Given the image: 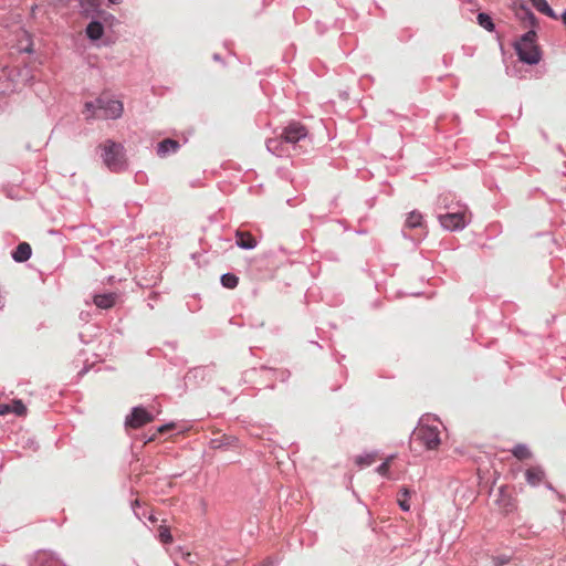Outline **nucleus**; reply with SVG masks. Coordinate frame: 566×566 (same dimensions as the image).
<instances>
[{
	"label": "nucleus",
	"instance_id": "7",
	"mask_svg": "<svg viewBox=\"0 0 566 566\" xmlns=\"http://www.w3.org/2000/svg\"><path fill=\"white\" fill-rule=\"evenodd\" d=\"M308 136L307 128L300 122H292L290 123L284 132L282 137L284 138V142H300L303 138H306Z\"/></svg>",
	"mask_w": 566,
	"mask_h": 566
},
{
	"label": "nucleus",
	"instance_id": "32",
	"mask_svg": "<svg viewBox=\"0 0 566 566\" xmlns=\"http://www.w3.org/2000/svg\"><path fill=\"white\" fill-rule=\"evenodd\" d=\"M149 520H150L151 522H156V518H155V517H153V516H150V517H149Z\"/></svg>",
	"mask_w": 566,
	"mask_h": 566
},
{
	"label": "nucleus",
	"instance_id": "17",
	"mask_svg": "<svg viewBox=\"0 0 566 566\" xmlns=\"http://www.w3.org/2000/svg\"><path fill=\"white\" fill-rule=\"evenodd\" d=\"M512 453L518 460H527L532 457V452L525 444H517L513 448Z\"/></svg>",
	"mask_w": 566,
	"mask_h": 566
},
{
	"label": "nucleus",
	"instance_id": "30",
	"mask_svg": "<svg viewBox=\"0 0 566 566\" xmlns=\"http://www.w3.org/2000/svg\"><path fill=\"white\" fill-rule=\"evenodd\" d=\"M161 142L168 143V142H175V140H174V139H171V138H165V139H163Z\"/></svg>",
	"mask_w": 566,
	"mask_h": 566
},
{
	"label": "nucleus",
	"instance_id": "3",
	"mask_svg": "<svg viewBox=\"0 0 566 566\" xmlns=\"http://www.w3.org/2000/svg\"><path fill=\"white\" fill-rule=\"evenodd\" d=\"M412 442H419L427 450H436L441 443L438 427L419 424L412 432Z\"/></svg>",
	"mask_w": 566,
	"mask_h": 566
},
{
	"label": "nucleus",
	"instance_id": "29",
	"mask_svg": "<svg viewBox=\"0 0 566 566\" xmlns=\"http://www.w3.org/2000/svg\"><path fill=\"white\" fill-rule=\"evenodd\" d=\"M111 3L113 4H117V3H120L122 0H108Z\"/></svg>",
	"mask_w": 566,
	"mask_h": 566
},
{
	"label": "nucleus",
	"instance_id": "4",
	"mask_svg": "<svg viewBox=\"0 0 566 566\" xmlns=\"http://www.w3.org/2000/svg\"><path fill=\"white\" fill-rule=\"evenodd\" d=\"M102 156L106 166L113 170H117L124 163V154L122 144H104Z\"/></svg>",
	"mask_w": 566,
	"mask_h": 566
},
{
	"label": "nucleus",
	"instance_id": "24",
	"mask_svg": "<svg viewBox=\"0 0 566 566\" xmlns=\"http://www.w3.org/2000/svg\"><path fill=\"white\" fill-rule=\"evenodd\" d=\"M377 455L375 453H369L366 455L357 457L355 462L356 464L363 467V465H371L376 462Z\"/></svg>",
	"mask_w": 566,
	"mask_h": 566
},
{
	"label": "nucleus",
	"instance_id": "14",
	"mask_svg": "<svg viewBox=\"0 0 566 566\" xmlns=\"http://www.w3.org/2000/svg\"><path fill=\"white\" fill-rule=\"evenodd\" d=\"M533 7L539 11L541 13L549 17V18H553V19H557V15L556 13L554 12V10L548 6L547 1L546 0H528Z\"/></svg>",
	"mask_w": 566,
	"mask_h": 566
},
{
	"label": "nucleus",
	"instance_id": "2",
	"mask_svg": "<svg viewBox=\"0 0 566 566\" xmlns=\"http://www.w3.org/2000/svg\"><path fill=\"white\" fill-rule=\"evenodd\" d=\"M537 34L534 30H530L521 36L514 48L518 59L526 64H537L542 59V52L536 43Z\"/></svg>",
	"mask_w": 566,
	"mask_h": 566
},
{
	"label": "nucleus",
	"instance_id": "10",
	"mask_svg": "<svg viewBox=\"0 0 566 566\" xmlns=\"http://www.w3.org/2000/svg\"><path fill=\"white\" fill-rule=\"evenodd\" d=\"M515 14L518 19L527 22V24L531 27H535L537 24L536 17L524 3H520L516 6Z\"/></svg>",
	"mask_w": 566,
	"mask_h": 566
},
{
	"label": "nucleus",
	"instance_id": "18",
	"mask_svg": "<svg viewBox=\"0 0 566 566\" xmlns=\"http://www.w3.org/2000/svg\"><path fill=\"white\" fill-rule=\"evenodd\" d=\"M478 23L484 28L485 30L488 31H493L495 25L492 21V18L488 14V13H484V12H481L478 14Z\"/></svg>",
	"mask_w": 566,
	"mask_h": 566
},
{
	"label": "nucleus",
	"instance_id": "26",
	"mask_svg": "<svg viewBox=\"0 0 566 566\" xmlns=\"http://www.w3.org/2000/svg\"><path fill=\"white\" fill-rule=\"evenodd\" d=\"M175 428V424L174 423H169V424H164L161 427H159L157 429V433L159 434H164L166 432H168L169 430L174 429Z\"/></svg>",
	"mask_w": 566,
	"mask_h": 566
},
{
	"label": "nucleus",
	"instance_id": "16",
	"mask_svg": "<svg viewBox=\"0 0 566 566\" xmlns=\"http://www.w3.org/2000/svg\"><path fill=\"white\" fill-rule=\"evenodd\" d=\"M405 226L409 229L421 227L422 214L418 211H411L406 219Z\"/></svg>",
	"mask_w": 566,
	"mask_h": 566
},
{
	"label": "nucleus",
	"instance_id": "13",
	"mask_svg": "<svg viewBox=\"0 0 566 566\" xmlns=\"http://www.w3.org/2000/svg\"><path fill=\"white\" fill-rule=\"evenodd\" d=\"M104 28L101 22L92 21L86 27V34L91 40H98L103 36Z\"/></svg>",
	"mask_w": 566,
	"mask_h": 566
},
{
	"label": "nucleus",
	"instance_id": "27",
	"mask_svg": "<svg viewBox=\"0 0 566 566\" xmlns=\"http://www.w3.org/2000/svg\"><path fill=\"white\" fill-rule=\"evenodd\" d=\"M221 446H222V442L219 441V440L214 439V440L211 441V448L217 449V448H220Z\"/></svg>",
	"mask_w": 566,
	"mask_h": 566
},
{
	"label": "nucleus",
	"instance_id": "1",
	"mask_svg": "<svg viewBox=\"0 0 566 566\" xmlns=\"http://www.w3.org/2000/svg\"><path fill=\"white\" fill-rule=\"evenodd\" d=\"M124 106L120 101L101 95L95 101L85 103L83 114L85 119H116L122 116Z\"/></svg>",
	"mask_w": 566,
	"mask_h": 566
},
{
	"label": "nucleus",
	"instance_id": "22",
	"mask_svg": "<svg viewBox=\"0 0 566 566\" xmlns=\"http://www.w3.org/2000/svg\"><path fill=\"white\" fill-rule=\"evenodd\" d=\"M501 506L505 510V512H512L515 509V503L510 495H506L503 490H501Z\"/></svg>",
	"mask_w": 566,
	"mask_h": 566
},
{
	"label": "nucleus",
	"instance_id": "19",
	"mask_svg": "<svg viewBox=\"0 0 566 566\" xmlns=\"http://www.w3.org/2000/svg\"><path fill=\"white\" fill-rule=\"evenodd\" d=\"M157 154L160 157H166L168 154H175L178 150L179 144H158Z\"/></svg>",
	"mask_w": 566,
	"mask_h": 566
},
{
	"label": "nucleus",
	"instance_id": "28",
	"mask_svg": "<svg viewBox=\"0 0 566 566\" xmlns=\"http://www.w3.org/2000/svg\"><path fill=\"white\" fill-rule=\"evenodd\" d=\"M38 9V6L34 4L32 8H31V15H34L35 14V10Z\"/></svg>",
	"mask_w": 566,
	"mask_h": 566
},
{
	"label": "nucleus",
	"instance_id": "6",
	"mask_svg": "<svg viewBox=\"0 0 566 566\" xmlns=\"http://www.w3.org/2000/svg\"><path fill=\"white\" fill-rule=\"evenodd\" d=\"M439 221L447 230L462 229L467 224V211L441 214L439 216Z\"/></svg>",
	"mask_w": 566,
	"mask_h": 566
},
{
	"label": "nucleus",
	"instance_id": "21",
	"mask_svg": "<svg viewBox=\"0 0 566 566\" xmlns=\"http://www.w3.org/2000/svg\"><path fill=\"white\" fill-rule=\"evenodd\" d=\"M221 283L227 289H234L239 283V279L234 274L227 273L221 276Z\"/></svg>",
	"mask_w": 566,
	"mask_h": 566
},
{
	"label": "nucleus",
	"instance_id": "8",
	"mask_svg": "<svg viewBox=\"0 0 566 566\" xmlns=\"http://www.w3.org/2000/svg\"><path fill=\"white\" fill-rule=\"evenodd\" d=\"M14 413L17 416H25L27 407L21 400H12L10 403L0 405V415L4 416L8 413Z\"/></svg>",
	"mask_w": 566,
	"mask_h": 566
},
{
	"label": "nucleus",
	"instance_id": "9",
	"mask_svg": "<svg viewBox=\"0 0 566 566\" xmlns=\"http://www.w3.org/2000/svg\"><path fill=\"white\" fill-rule=\"evenodd\" d=\"M525 479L531 486H537L545 480V472L541 467H532L525 471Z\"/></svg>",
	"mask_w": 566,
	"mask_h": 566
},
{
	"label": "nucleus",
	"instance_id": "31",
	"mask_svg": "<svg viewBox=\"0 0 566 566\" xmlns=\"http://www.w3.org/2000/svg\"><path fill=\"white\" fill-rule=\"evenodd\" d=\"M269 150L276 154V149L269 148Z\"/></svg>",
	"mask_w": 566,
	"mask_h": 566
},
{
	"label": "nucleus",
	"instance_id": "25",
	"mask_svg": "<svg viewBox=\"0 0 566 566\" xmlns=\"http://www.w3.org/2000/svg\"><path fill=\"white\" fill-rule=\"evenodd\" d=\"M394 459V455L389 457L386 459V461L384 463H381L378 468H377V472L380 474V475H384V476H387L388 475V472H389V468H390V463Z\"/></svg>",
	"mask_w": 566,
	"mask_h": 566
},
{
	"label": "nucleus",
	"instance_id": "23",
	"mask_svg": "<svg viewBox=\"0 0 566 566\" xmlns=\"http://www.w3.org/2000/svg\"><path fill=\"white\" fill-rule=\"evenodd\" d=\"M410 496V491L408 489H402L398 494V504L403 511H409L410 505L408 503V499Z\"/></svg>",
	"mask_w": 566,
	"mask_h": 566
},
{
	"label": "nucleus",
	"instance_id": "15",
	"mask_svg": "<svg viewBox=\"0 0 566 566\" xmlns=\"http://www.w3.org/2000/svg\"><path fill=\"white\" fill-rule=\"evenodd\" d=\"M94 304L99 308H111L115 304L114 294H102L94 297Z\"/></svg>",
	"mask_w": 566,
	"mask_h": 566
},
{
	"label": "nucleus",
	"instance_id": "11",
	"mask_svg": "<svg viewBox=\"0 0 566 566\" xmlns=\"http://www.w3.org/2000/svg\"><path fill=\"white\" fill-rule=\"evenodd\" d=\"M237 244L241 249H253L256 247L255 238L248 231L238 230L235 233Z\"/></svg>",
	"mask_w": 566,
	"mask_h": 566
},
{
	"label": "nucleus",
	"instance_id": "20",
	"mask_svg": "<svg viewBox=\"0 0 566 566\" xmlns=\"http://www.w3.org/2000/svg\"><path fill=\"white\" fill-rule=\"evenodd\" d=\"M159 541L164 544H171L174 538L170 533V528L166 525H160L158 528Z\"/></svg>",
	"mask_w": 566,
	"mask_h": 566
},
{
	"label": "nucleus",
	"instance_id": "12",
	"mask_svg": "<svg viewBox=\"0 0 566 566\" xmlns=\"http://www.w3.org/2000/svg\"><path fill=\"white\" fill-rule=\"evenodd\" d=\"M31 252L32 250L30 244L27 242H21L12 253V258L17 262H24L30 259Z\"/></svg>",
	"mask_w": 566,
	"mask_h": 566
},
{
	"label": "nucleus",
	"instance_id": "5",
	"mask_svg": "<svg viewBox=\"0 0 566 566\" xmlns=\"http://www.w3.org/2000/svg\"><path fill=\"white\" fill-rule=\"evenodd\" d=\"M154 416L143 407H135L130 415L127 416L125 424L133 429L142 428L143 426L151 422Z\"/></svg>",
	"mask_w": 566,
	"mask_h": 566
}]
</instances>
